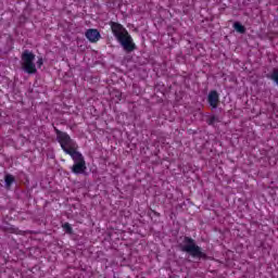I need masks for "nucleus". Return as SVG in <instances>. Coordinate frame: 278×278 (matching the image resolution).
Returning <instances> with one entry per match:
<instances>
[{
	"mask_svg": "<svg viewBox=\"0 0 278 278\" xmlns=\"http://www.w3.org/2000/svg\"><path fill=\"white\" fill-rule=\"evenodd\" d=\"M63 229L65 233H73V227L68 223L63 224Z\"/></svg>",
	"mask_w": 278,
	"mask_h": 278,
	"instance_id": "obj_12",
	"label": "nucleus"
},
{
	"mask_svg": "<svg viewBox=\"0 0 278 278\" xmlns=\"http://www.w3.org/2000/svg\"><path fill=\"white\" fill-rule=\"evenodd\" d=\"M220 97L218 96V91L216 90H212L208 93L207 97V101H208V105H211V108H213V110H216V108H218V103L220 102Z\"/></svg>",
	"mask_w": 278,
	"mask_h": 278,
	"instance_id": "obj_6",
	"label": "nucleus"
},
{
	"mask_svg": "<svg viewBox=\"0 0 278 278\" xmlns=\"http://www.w3.org/2000/svg\"><path fill=\"white\" fill-rule=\"evenodd\" d=\"M37 64H38V66H42V59H39Z\"/></svg>",
	"mask_w": 278,
	"mask_h": 278,
	"instance_id": "obj_13",
	"label": "nucleus"
},
{
	"mask_svg": "<svg viewBox=\"0 0 278 278\" xmlns=\"http://www.w3.org/2000/svg\"><path fill=\"white\" fill-rule=\"evenodd\" d=\"M152 213L154 214V216H160V213H157L156 211H152Z\"/></svg>",
	"mask_w": 278,
	"mask_h": 278,
	"instance_id": "obj_14",
	"label": "nucleus"
},
{
	"mask_svg": "<svg viewBox=\"0 0 278 278\" xmlns=\"http://www.w3.org/2000/svg\"><path fill=\"white\" fill-rule=\"evenodd\" d=\"M36 60V54L30 52L29 50H24L22 53V71L24 73H27L28 75H36L38 73V70L36 68V63L34 61Z\"/></svg>",
	"mask_w": 278,
	"mask_h": 278,
	"instance_id": "obj_3",
	"label": "nucleus"
},
{
	"mask_svg": "<svg viewBox=\"0 0 278 278\" xmlns=\"http://www.w3.org/2000/svg\"><path fill=\"white\" fill-rule=\"evenodd\" d=\"M268 79H271V81L276 83L278 86V68H274L269 75H267Z\"/></svg>",
	"mask_w": 278,
	"mask_h": 278,
	"instance_id": "obj_10",
	"label": "nucleus"
},
{
	"mask_svg": "<svg viewBox=\"0 0 278 278\" xmlns=\"http://www.w3.org/2000/svg\"><path fill=\"white\" fill-rule=\"evenodd\" d=\"M111 29L113 31V36H115L116 40H118L119 38H122L123 36H127V34H129V31H127V29L125 27H123V25H121L119 23L116 22H111Z\"/></svg>",
	"mask_w": 278,
	"mask_h": 278,
	"instance_id": "obj_5",
	"label": "nucleus"
},
{
	"mask_svg": "<svg viewBox=\"0 0 278 278\" xmlns=\"http://www.w3.org/2000/svg\"><path fill=\"white\" fill-rule=\"evenodd\" d=\"M14 181H15L14 176H12L11 174L5 175L4 177L5 188H11Z\"/></svg>",
	"mask_w": 278,
	"mask_h": 278,
	"instance_id": "obj_9",
	"label": "nucleus"
},
{
	"mask_svg": "<svg viewBox=\"0 0 278 278\" xmlns=\"http://www.w3.org/2000/svg\"><path fill=\"white\" fill-rule=\"evenodd\" d=\"M117 42L122 45L124 51L127 53H131V51H136V43H134V39L131 35L127 33V35H123L122 38L117 39Z\"/></svg>",
	"mask_w": 278,
	"mask_h": 278,
	"instance_id": "obj_4",
	"label": "nucleus"
},
{
	"mask_svg": "<svg viewBox=\"0 0 278 278\" xmlns=\"http://www.w3.org/2000/svg\"><path fill=\"white\" fill-rule=\"evenodd\" d=\"M216 123H220V118L216 115H213L207 119V125H216Z\"/></svg>",
	"mask_w": 278,
	"mask_h": 278,
	"instance_id": "obj_11",
	"label": "nucleus"
},
{
	"mask_svg": "<svg viewBox=\"0 0 278 278\" xmlns=\"http://www.w3.org/2000/svg\"><path fill=\"white\" fill-rule=\"evenodd\" d=\"M54 131L56 134V141L60 143L61 149L67 155H71L72 160H74L75 164L72 166V173L75 175H83L86 173V160H84V155L77 151L78 146L71 136L56 127H54Z\"/></svg>",
	"mask_w": 278,
	"mask_h": 278,
	"instance_id": "obj_1",
	"label": "nucleus"
},
{
	"mask_svg": "<svg viewBox=\"0 0 278 278\" xmlns=\"http://www.w3.org/2000/svg\"><path fill=\"white\" fill-rule=\"evenodd\" d=\"M233 29H236L238 34H247V27H244L240 22L233 23Z\"/></svg>",
	"mask_w": 278,
	"mask_h": 278,
	"instance_id": "obj_8",
	"label": "nucleus"
},
{
	"mask_svg": "<svg viewBox=\"0 0 278 278\" xmlns=\"http://www.w3.org/2000/svg\"><path fill=\"white\" fill-rule=\"evenodd\" d=\"M85 36L89 42H99V40L101 39V33H99V30L92 29V28L88 29L85 33Z\"/></svg>",
	"mask_w": 278,
	"mask_h": 278,
	"instance_id": "obj_7",
	"label": "nucleus"
},
{
	"mask_svg": "<svg viewBox=\"0 0 278 278\" xmlns=\"http://www.w3.org/2000/svg\"><path fill=\"white\" fill-rule=\"evenodd\" d=\"M179 249L184 253H188L191 257L198 260H205V257H207V254H205L201 247L197 245L194 239L190 237H184L182 242L179 244Z\"/></svg>",
	"mask_w": 278,
	"mask_h": 278,
	"instance_id": "obj_2",
	"label": "nucleus"
}]
</instances>
